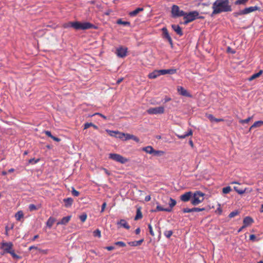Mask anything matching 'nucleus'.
<instances>
[{"mask_svg": "<svg viewBox=\"0 0 263 263\" xmlns=\"http://www.w3.org/2000/svg\"><path fill=\"white\" fill-rule=\"evenodd\" d=\"M213 12L211 16L221 12H230L232 7L230 4L229 0H216L212 5Z\"/></svg>", "mask_w": 263, "mask_h": 263, "instance_id": "nucleus-1", "label": "nucleus"}, {"mask_svg": "<svg viewBox=\"0 0 263 263\" xmlns=\"http://www.w3.org/2000/svg\"><path fill=\"white\" fill-rule=\"evenodd\" d=\"M63 27H72L76 30H86L95 28V26L89 22H70L68 23L64 24Z\"/></svg>", "mask_w": 263, "mask_h": 263, "instance_id": "nucleus-2", "label": "nucleus"}, {"mask_svg": "<svg viewBox=\"0 0 263 263\" xmlns=\"http://www.w3.org/2000/svg\"><path fill=\"white\" fill-rule=\"evenodd\" d=\"M199 15V12L197 11H193L189 13L185 12V15L183 16L184 22V24L186 25L188 23L195 20L197 18Z\"/></svg>", "mask_w": 263, "mask_h": 263, "instance_id": "nucleus-3", "label": "nucleus"}, {"mask_svg": "<svg viewBox=\"0 0 263 263\" xmlns=\"http://www.w3.org/2000/svg\"><path fill=\"white\" fill-rule=\"evenodd\" d=\"M204 194L200 191L195 192L191 200V203L194 205H196L202 202L204 200Z\"/></svg>", "mask_w": 263, "mask_h": 263, "instance_id": "nucleus-4", "label": "nucleus"}, {"mask_svg": "<svg viewBox=\"0 0 263 263\" xmlns=\"http://www.w3.org/2000/svg\"><path fill=\"white\" fill-rule=\"evenodd\" d=\"M109 158L121 164H124L128 161V159L118 154L111 153L109 154Z\"/></svg>", "mask_w": 263, "mask_h": 263, "instance_id": "nucleus-5", "label": "nucleus"}, {"mask_svg": "<svg viewBox=\"0 0 263 263\" xmlns=\"http://www.w3.org/2000/svg\"><path fill=\"white\" fill-rule=\"evenodd\" d=\"M171 13L173 17L183 16L185 15V12L180 10L179 7L175 5L172 7Z\"/></svg>", "mask_w": 263, "mask_h": 263, "instance_id": "nucleus-6", "label": "nucleus"}, {"mask_svg": "<svg viewBox=\"0 0 263 263\" xmlns=\"http://www.w3.org/2000/svg\"><path fill=\"white\" fill-rule=\"evenodd\" d=\"M259 8L257 6L250 7L248 8H246L243 10H240L238 12H235L234 13V15L235 16H237L238 15L247 14L250 13L251 12H252L253 11L258 10H259Z\"/></svg>", "mask_w": 263, "mask_h": 263, "instance_id": "nucleus-7", "label": "nucleus"}, {"mask_svg": "<svg viewBox=\"0 0 263 263\" xmlns=\"http://www.w3.org/2000/svg\"><path fill=\"white\" fill-rule=\"evenodd\" d=\"M148 114H162L164 112V108L162 106L150 108L147 110Z\"/></svg>", "mask_w": 263, "mask_h": 263, "instance_id": "nucleus-8", "label": "nucleus"}, {"mask_svg": "<svg viewBox=\"0 0 263 263\" xmlns=\"http://www.w3.org/2000/svg\"><path fill=\"white\" fill-rule=\"evenodd\" d=\"M177 91L179 95L182 96L187 97L189 98L192 97V95L189 92H188L187 90H186L182 86H178Z\"/></svg>", "mask_w": 263, "mask_h": 263, "instance_id": "nucleus-9", "label": "nucleus"}, {"mask_svg": "<svg viewBox=\"0 0 263 263\" xmlns=\"http://www.w3.org/2000/svg\"><path fill=\"white\" fill-rule=\"evenodd\" d=\"M13 246L11 242H2L1 248L4 249L5 252L8 253L13 249Z\"/></svg>", "mask_w": 263, "mask_h": 263, "instance_id": "nucleus-10", "label": "nucleus"}, {"mask_svg": "<svg viewBox=\"0 0 263 263\" xmlns=\"http://www.w3.org/2000/svg\"><path fill=\"white\" fill-rule=\"evenodd\" d=\"M127 50L126 48L120 47L117 49L116 54L120 58H124L126 55Z\"/></svg>", "mask_w": 263, "mask_h": 263, "instance_id": "nucleus-11", "label": "nucleus"}, {"mask_svg": "<svg viewBox=\"0 0 263 263\" xmlns=\"http://www.w3.org/2000/svg\"><path fill=\"white\" fill-rule=\"evenodd\" d=\"M108 132L109 133V135L111 136H115L117 138H118L123 140L124 139L125 133H121L119 131H112V130H109Z\"/></svg>", "mask_w": 263, "mask_h": 263, "instance_id": "nucleus-12", "label": "nucleus"}, {"mask_svg": "<svg viewBox=\"0 0 263 263\" xmlns=\"http://www.w3.org/2000/svg\"><path fill=\"white\" fill-rule=\"evenodd\" d=\"M193 194L191 192H186L184 194L181 195L180 200L183 202L189 201L192 197Z\"/></svg>", "mask_w": 263, "mask_h": 263, "instance_id": "nucleus-13", "label": "nucleus"}, {"mask_svg": "<svg viewBox=\"0 0 263 263\" xmlns=\"http://www.w3.org/2000/svg\"><path fill=\"white\" fill-rule=\"evenodd\" d=\"M162 30L163 32L164 37H165V39H166L168 40L169 43L172 47L173 46V41H172L171 37L169 35L167 29L166 28L164 27L162 29Z\"/></svg>", "mask_w": 263, "mask_h": 263, "instance_id": "nucleus-14", "label": "nucleus"}, {"mask_svg": "<svg viewBox=\"0 0 263 263\" xmlns=\"http://www.w3.org/2000/svg\"><path fill=\"white\" fill-rule=\"evenodd\" d=\"M160 75H164L166 74H173L176 73L177 70L176 69H161L159 70Z\"/></svg>", "mask_w": 263, "mask_h": 263, "instance_id": "nucleus-15", "label": "nucleus"}, {"mask_svg": "<svg viewBox=\"0 0 263 263\" xmlns=\"http://www.w3.org/2000/svg\"><path fill=\"white\" fill-rule=\"evenodd\" d=\"M130 139H132L137 143H139L140 142V140L137 137L133 135L125 133L124 139H123V140L127 141Z\"/></svg>", "mask_w": 263, "mask_h": 263, "instance_id": "nucleus-16", "label": "nucleus"}, {"mask_svg": "<svg viewBox=\"0 0 263 263\" xmlns=\"http://www.w3.org/2000/svg\"><path fill=\"white\" fill-rule=\"evenodd\" d=\"M254 222L253 219L250 216L246 217L243 220V224L247 227L251 225Z\"/></svg>", "mask_w": 263, "mask_h": 263, "instance_id": "nucleus-17", "label": "nucleus"}, {"mask_svg": "<svg viewBox=\"0 0 263 263\" xmlns=\"http://www.w3.org/2000/svg\"><path fill=\"white\" fill-rule=\"evenodd\" d=\"M172 28L180 36H182L183 35L182 29L179 25L175 24L172 25Z\"/></svg>", "mask_w": 263, "mask_h": 263, "instance_id": "nucleus-18", "label": "nucleus"}, {"mask_svg": "<svg viewBox=\"0 0 263 263\" xmlns=\"http://www.w3.org/2000/svg\"><path fill=\"white\" fill-rule=\"evenodd\" d=\"M118 225H120V227H122L127 230L130 229V226L128 225L126 221L124 219H121L117 222Z\"/></svg>", "mask_w": 263, "mask_h": 263, "instance_id": "nucleus-19", "label": "nucleus"}, {"mask_svg": "<svg viewBox=\"0 0 263 263\" xmlns=\"http://www.w3.org/2000/svg\"><path fill=\"white\" fill-rule=\"evenodd\" d=\"M206 116L211 122H219L224 121L223 119H217L215 118L212 114H207Z\"/></svg>", "mask_w": 263, "mask_h": 263, "instance_id": "nucleus-20", "label": "nucleus"}, {"mask_svg": "<svg viewBox=\"0 0 263 263\" xmlns=\"http://www.w3.org/2000/svg\"><path fill=\"white\" fill-rule=\"evenodd\" d=\"M143 240H144L143 239H142L138 241H130V242H128V244L130 246H132V247L139 246L141 245V243L143 242Z\"/></svg>", "mask_w": 263, "mask_h": 263, "instance_id": "nucleus-21", "label": "nucleus"}, {"mask_svg": "<svg viewBox=\"0 0 263 263\" xmlns=\"http://www.w3.org/2000/svg\"><path fill=\"white\" fill-rule=\"evenodd\" d=\"M70 218H71L70 216L64 217L61 219V220L60 222H58L57 224H66V223H67L69 222Z\"/></svg>", "mask_w": 263, "mask_h": 263, "instance_id": "nucleus-22", "label": "nucleus"}, {"mask_svg": "<svg viewBox=\"0 0 263 263\" xmlns=\"http://www.w3.org/2000/svg\"><path fill=\"white\" fill-rule=\"evenodd\" d=\"M160 76V75L159 73V70H154L153 72L150 73L148 74V77L149 79H155L158 76Z\"/></svg>", "mask_w": 263, "mask_h": 263, "instance_id": "nucleus-23", "label": "nucleus"}, {"mask_svg": "<svg viewBox=\"0 0 263 263\" xmlns=\"http://www.w3.org/2000/svg\"><path fill=\"white\" fill-rule=\"evenodd\" d=\"M73 200L71 198H67L63 200L66 207L70 206L73 202Z\"/></svg>", "mask_w": 263, "mask_h": 263, "instance_id": "nucleus-24", "label": "nucleus"}, {"mask_svg": "<svg viewBox=\"0 0 263 263\" xmlns=\"http://www.w3.org/2000/svg\"><path fill=\"white\" fill-rule=\"evenodd\" d=\"M144 9L143 8H138L135 10L129 12V15L130 16H134L136 15L138 13H139L141 11H143Z\"/></svg>", "mask_w": 263, "mask_h": 263, "instance_id": "nucleus-25", "label": "nucleus"}, {"mask_svg": "<svg viewBox=\"0 0 263 263\" xmlns=\"http://www.w3.org/2000/svg\"><path fill=\"white\" fill-rule=\"evenodd\" d=\"M263 125L262 121H256L254 123V124L250 127L249 130H251V129L255 127H258L262 126Z\"/></svg>", "mask_w": 263, "mask_h": 263, "instance_id": "nucleus-26", "label": "nucleus"}, {"mask_svg": "<svg viewBox=\"0 0 263 263\" xmlns=\"http://www.w3.org/2000/svg\"><path fill=\"white\" fill-rule=\"evenodd\" d=\"M157 211H166V212H171V209L168 208H163L160 205H157L156 207V209L153 210V212H156Z\"/></svg>", "mask_w": 263, "mask_h": 263, "instance_id": "nucleus-27", "label": "nucleus"}, {"mask_svg": "<svg viewBox=\"0 0 263 263\" xmlns=\"http://www.w3.org/2000/svg\"><path fill=\"white\" fill-rule=\"evenodd\" d=\"M55 221V219L53 217H50L46 222V225L49 228H51L54 222Z\"/></svg>", "mask_w": 263, "mask_h": 263, "instance_id": "nucleus-28", "label": "nucleus"}, {"mask_svg": "<svg viewBox=\"0 0 263 263\" xmlns=\"http://www.w3.org/2000/svg\"><path fill=\"white\" fill-rule=\"evenodd\" d=\"M192 135H193L192 130L191 129H190V130H189L188 132L187 133H186L185 134L182 135H177V136L179 139H184V138H186V137L189 136H192Z\"/></svg>", "mask_w": 263, "mask_h": 263, "instance_id": "nucleus-29", "label": "nucleus"}, {"mask_svg": "<svg viewBox=\"0 0 263 263\" xmlns=\"http://www.w3.org/2000/svg\"><path fill=\"white\" fill-rule=\"evenodd\" d=\"M142 214L141 212V208H139L137 210L136 215L134 219H135V220H137L139 219L142 218Z\"/></svg>", "mask_w": 263, "mask_h": 263, "instance_id": "nucleus-30", "label": "nucleus"}, {"mask_svg": "<svg viewBox=\"0 0 263 263\" xmlns=\"http://www.w3.org/2000/svg\"><path fill=\"white\" fill-rule=\"evenodd\" d=\"M142 150L149 154H152L153 152H154V148L151 146H148L143 147L142 148Z\"/></svg>", "mask_w": 263, "mask_h": 263, "instance_id": "nucleus-31", "label": "nucleus"}, {"mask_svg": "<svg viewBox=\"0 0 263 263\" xmlns=\"http://www.w3.org/2000/svg\"><path fill=\"white\" fill-rule=\"evenodd\" d=\"M263 72L262 70H260L258 72L254 73L251 77L249 78V80L250 81H252L253 80L259 77Z\"/></svg>", "mask_w": 263, "mask_h": 263, "instance_id": "nucleus-32", "label": "nucleus"}, {"mask_svg": "<svg viewBox=\"0 0 263 263\" xmlns=\"http://www.w3.org/2000/svg\"><path fill=\"white\" fill-rule=\"evenodd\" d=\"M117 24L119 25H130V22L127 21H123L121 19H119L117 21Z\"/></svg>", "mask_w": 263, "mask_h": 263, "instance_id": "nucleus-33", "label": "nucleus"}, {"mask_svg": "<svg viewBox=\"0 0 263 263\" xmlns=\"http://www.w3.org/2000/svg\"><path fill=\"white\" fill-rule=\"evenodd\" d=\"M92 126L95 129H98V126L94 125L92 123H86L84 124V129H85L89 128V127H92Z\"/></svg>", "mask_w": 263, "mask_h": 263, "instance_id": "nucleus-34", "label": "nucleus"}, {"mask_svg": "<svg viewBox=\"0 0 263 263\" xmlns=\"http://www.w3.org/2000/svg\"><path fill=\"white\" fill-rule=\"evenodd\" d=\"M8 253H10L12 255V256L15 259H19L21 258V256L17 255L15 253L14 250L13 249Z\"/></svg>", "mask_w": 263, "mask_h": 263, "instance_id": "nucleus-35", "label": "nucleus"}, {"mask_svg": "<svg viewBox=\"0 0 263 263\" xmlns=\"http://www.w3.org/2000/svg\"><path fill=\"white\" fill-rule=\"evenodd\" d=\"M8 253H10L12 255V256L15 259H19L21 258V256L17 255L15 253L14 250L13 249Z\"/></svg>", "mask_w": 263, "mask_h": 263, "instance_id": "nucleus-36", "label": "nucleus"}, {"mask_svg": "<svg viewBox=\"0 0 263 263\" xmlns=\"http://www.w3.org/2000/svg\"><path fill=\"white\" fill-rule=\"evenodd\" d=\"M170 203H169V205H170V208L169 209H171L174 207L176 204V201L175 199H173V198H170Z\"/></svg>", "mask_w": 263, "mask_h": 263, "instance_id": "nucleus-37", "label": "nucleus"}, {"mask_svg": "<svg viewBox=\"0 0 263 263\" xmlns=\"http://www.w3.org/2000/svg\"><path fill=\"white\" fill-rule=\"evenodd\" d=\"M23 217V214L22 211H18L15 214V217L17 220H20Z\"/></svg>", "mask_w": 263, "mask_h": 263, "instance_id": "nucleus-38", "label": "nucleus"}, {"mask_svg": "<svg viewBox=\"0 0 263 263\" xmlns=\"http://www.w3.org/2000/svg\"><path fill=\"white\" fill-rule=\"evenodd\" d=\"M234 190L239 194H242L245 192V190L239 189L237 186L234 187Z\"/></svg>", "mask_w": 263, "mask_h": 263, "instance_id": "nucleus-39", "label": "nucleus"}, {"mask_svg": "<svg viewBox=\"0 0 263 263\" xmlns=\"http://www.w3.org/2000/svg\"><path fill=\"white\" fill-rule=\"evenodd\" d=\"M93 235L95 237H101V231L99 229H97L93 232Z\"/></svg>", "mask_w": 263, "mask_h": 263, "instance_id": "nucleus-40", "label": "nucleus"}, {"mask_svg": "<svg viewBox=\"0 0 263 263\" xmlns=\"http://www.w3.org/2000/svg\"><path fill=\"white\" fill-rule=\"evenodd\" d=\"M231 191V188L230 186H227L222 189V193L223 194H228L230 193Z\"/></svg>", "mask_w": 263, "mask_h": 263, "instance_id": "nucleus-41", "label": "nucleus"}, {"mask_svg": "<svg viewBox=\"0 0 263 263\" xmlns=\"http://www.w3.org/2000/svg\"><path fill=\"white\" fill-rule=\"evenodd\" d=\"M252 118L253 117H250L245 120H240L239 122L241 124L248 123L252 119Z\"/></svg>", "mask_w": 263, "mask_h": 263, "instance_id": "nucleus-42", "label": "nucleus"}, {"mask_svg": "<svg viewBox=\"0 0 263 263\" xmlns=\"http://www.w3.org/2000/svg\"><path fill=\"white\" fill-rule=\"evenodd\" d=\"M164 154V152L161 151H156L154 149V152H153V154L155 156H160L161 155H163Z\"/></svg>", "mask_w": 263, "mask_h": 263, "instance_id": "nucleus-43", "label": "nucleus"}, {"mask_svg": "<svg viewBox=\"0 0 263 263\" xmlns=\"http://www.w3.org/2000/svg\"><path fill=\"white\" fill-rule=\"evenodd\" d=\"M71 193L72 195L76 197H78L80 195V193L76 190L73 187H72Z\"/></svg>", "mask_w": 263, "mask_h": 263, "instance_id": "nucleus-44", "label": "nucleus"}, {"mask_svg": "<svg viewBox=\"0 0 263 263\" xmlns=\"http://www.w3.org/2000/svg\"><path fill=\"white\" fill-rule=\"evenodd\" d=\"M239 212L238 211H234L230 213L229 217L230 218H233L238 214Z\"/></svg>", "mask_w": 263, "mask_h": 263, "instance_id": "nucleus-45", "label": "nucleus"}, {"mask_svg": "<svg viewBox=\"0 0 263 263\" xmlns=\"http://www.w3.org/2000/svg\"><path fill=\"white\" fill-rule=\"evenodd\" d=\"M248 0H237L235 4L236 5L245 4Z\"/></svg>", "mask_w": 263, "mask_h": 263, "instance_id": "nucleus-46", "label": "nucleus"}, {"mask_svg": "<svg viewBox=\"0 0 263 263\" xmlns=\"http://www.w3.org/2000/svg\"><path fill=\"white\" fill-rule=\"evenodd\" d=\"M115 245L121 247H125L126 246V244L123 241H117L115 243Z\"/></svg>", "mask_w": 263, "mask_h": 263, "instance_id": "nucleus-47", "label": "nucleus"}, {"mask_svg": "<svg viewBox=\"0 0 263 263\" xmlns=\"http://www.w3.org/2000/svg\"><path fill=\"white\" fill-rule=\"evenodd\" d=\"M173 234V231H171V230H170V231H166L164 232V235L167 237V238H170Z\"/></svg>", "mask_w": 263, "mask_h": 263, "instance_id": "nucleus-48", "label": "nucleus"}, {"mask_svg": "<svg viewBox=\"0 0 263 263\" xmlns=\"http://www.w3.org/2000/svg\"><path fill=\"white\" fill-rule=\"evenodd\" d=\"M86 218H87L86 214H83L80 216V219L81 220V221L83 222L85 221Z\"/></svg>", "mask_w": 263, "mask_h": 263, "instance_id": "nucleus-49", "label": "nucleus"}, {"mask_svg": "<svg viewBox=\"0 0 263 263\" xmlns=\"http://www.w3.org/2000/svg\"><path fill=\"white\" fill-rule=\"evenodd\" d=\"M29 210L30 211H32L36 210L37 209L36 206L34 204H31L29 205Z\"/></svg>", "mask_w": 263, "mask_h": 263, "instance_id": "nucleus-50", "label": "nucleus"}, {"mask_svg": "<svg viewBox=\"0 0 263 263\" xmlns=\"http://www.w3.org/2000/svg\"><path fill=\"white\" fill-rule=\"evenodd\" d=\"M183 213H190L193 212V208L189 209V208H184L182 210Z\"/></svg>", "mask_w": 263, "mask_h": 263, "instance_id": "nucleus-51", "label": "nucleus"}, {"mask_svg": "<svg viewBox=\"0 0 263 263\" xmlns=\"http://www.w3.org/2000/svg\"><path fill=\"white\" fill-rule=\"evenodd\" d=\"M148 229H149V233L150 234L152 235V236H154L155 234H154V233L153 231V229H152V226L149 224L148 225Z\"/></svg>", "mask_w": 263, "mask_h": 263, "instance_id": "nucleus-52", "label": "nucleus"}, {"mask_svg": "<svg viewBox=\"0 0 263 263\" xmlns=\"http://www.w3.org/2000/svg\"><path fill=\"white\" fill-rule=\"evenodd\" d=\"M204 210V208H193V212H201Z\"/></svg>", "mask_w": 263, "mask_h": 263, "instance_id": "nucleus-53", "label": "nucleus"}, {"mask_svg": "<svg viewBox=\"0 0 263 263\" xmlns=\"http://www.w3.org/2000/svg\"><path fill=\"white\" fill-rule=\"evenodd\" d=\"M39 161H40L39 159L35 160L34 158H32V159H30L29 160L28 162H29V163H32L33 162L34 163H36L38 162Z\"/></svg>", "mask_w": 263, "mask_h": 263, "instance_id": "nucleus-54", "label": "nucleus"}, {"mask_svg": "<svg viewBox=\"0 0 263 263\" xmlns=\"http://www.w3.org/2000/svg\"><path fill=\"white\" fill-rule=\"evenodd\" d=\"M256 237L255 235L252 234L250 236V240L252 241H255L256 240Z\"/></svg>", "mask_w": 263, "mask_h": 263, "instance_id": "nucleus-55", "label": "nucleus"}, {"mask_svg": "<svg viewBox=\"0 0 263 263\" xmlns=\"http://www.w3.org/2000/svg\"><path fill=\"white\" fill-rule=\"evenodd\" d=\"M45 133L46 134V135L47 136H48L49 137H50L51 138H52V137H53V136L52 135L51 132H49V131L46 130V131H45Z\"/></svg>", "mask_w": 263, "mask_h": 263, "instance_id": "nucleus-56", "label": "nucleus"}, {"mask_svg": "<svg viewBox=\"0 0 263 263\" xmlns=\"http://www.w3.org/2000/svg\"><path fill=\"white\" fill-rule=\"evenodd\" d=\"M106 202H104L102 205V208H101V212L102 213L104 212L105 208H106Z\"/></svg>", "mask_w": 263, "mask_h": 263, "instance_id": "nucleus-57", "label": "nucleus"}, {"mask_svg": "<svg viewBox=\"0 0 263 263\" xmlns=\"http://www.w3.org/2000/svg\"><path fill=\"white\" fill-rule=\"evenodd\" d=\"M105 248L108 251H111L115 249V247L113 246H108L106 247Z\"/></svg>", "mask_w": 263, "mask_h": 263, "instance_id": "nucleus-58", "label": "nucleus"}, {"mask_svg": "<svg viewBox=\"0 0 263 263\" xmlns=\"http://www.w3.org/2000/svg\"><path fill=\"white\" fill-rule=\"evenodd\" d=\"M32 249H35V250H39V249L37 247L32 246L30 247L29 248V250H31Z\"/></svg>", "mask_w": 263, "mask_h": 263, "instance_id": "nucleus-59", "label": "nucleus"}, {"mask_svg": "<svg viewBox=\"0 0 263 263\" xmlns=\"http://www.w3.org/2000/svg\"><path fill=\"white\" fill-rule=\"evenodd\" d=\"M96 115L100 116L101 117H102V118H103L104 119H106V118H107L106 116H104L103 115H102V114H100V113H96L95 114H94V115Z\"/></svg>", "mask_w": 263, "mask_h": 263, "instance_id": "nucleus-60", "label": "nucleus"}, {"mask_svg": "<svg viewBox=\"0 0 263 263\" xmlns=\"http://www.w3.org/2000/svg\"><path fill=\"white\" fill-rule=\"evenodd\" d=\"M151 197L150 195L146 196L145 198V201H149L151 200Z\"/></svg>", "mask_w": 263, "mask_h": 263, "instance_id": "nucleus-61", "label": "nucleus"}, {"mask_svg": "<svg viewBox=\"0 0 263 263\" xmlns=\"http://www.w3.org/2000/svg\"><path fill=\"white\" fill-rule=\"evenodd\" d=\"M52 139L53 140H54V141H57V142H59V141H60V140H61V139H59V138H57V137H54V136H53V137H52Z\"/></svg>", "mask_w": 263, "mask_h": 263, "instance_id": "nucleus-62", "label": "nucleus"}, {"mask_svg": "<svg viewBox=\"0 0 263 263\" xmlns=\"http://www.w3.org/2000/svg\"><path fill=\"white\" fill-rule=\"evenodd\" d=\"M102 170H103L104 171V172H105V173L109 176L110 175V173L108 172V171L107 170H106V168H102Z\"/></svg>", "mask_w": 263, "mask_h": 263, "instance_id": "nucleus-63", "label": "nucleus"}, {"mask_svg": "<svg viewBox=\"0 0 263 263\" xmlns=\"http://www.w3.org/2000/svg\"><path fill=\"white\" fill-rule=\"evenodd\" d=\"M123 78L118 79L117 81V84H119L123 81Z\"/></svg>", "mask_w": 263, "mask_h": 263, "instance_id": "nucleus-64", "label": "nucleus"}]
</instances>
